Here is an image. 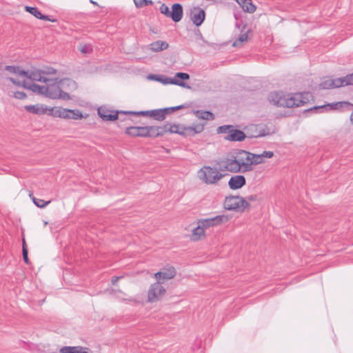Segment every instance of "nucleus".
<instances>
[{
  "label": "nucleus",
  "mask_w": 353,
  "mask_h": 353,
  "mask_svg": "<svg viewBox=\"0 0 353 353\" xmlns=\"http://www.w3.org/2000/svg\"><path fill=\"white\" fill-rule=\"evenodd\" d=\"M269 102L276 106L292 108L308 103L313 100V95L310 92L284 94L282 92H271L268 97Z\"/></svg>",
  "instance_id": "f257e3e1"
},
{
  "label": "nucleus",
  "mask_w": 353,
  "mask_h": 353,
  "mask_svg": "<svg viewBox=\"0 0 353 353\" xmlns=\"http://www.w3.org/2000/svg\"><path fill=\"white\" fill-rule=\"evenodd\" d=\"M46 83L47 84V85L46 88V90L44 96L52 99H57L59 93L61 89L60 85L61 86L67 85L74 88L77 87L76 82L69 78H65L59 80V81L58 79L56 78L54 79H52V81L48 82Z\"/></svg>",
  "instance_id": "f03ea898"
},
{
  "label": "nucleus",
  "mask_w": 353,
  "mask_h": 353,
  "mask_svg": "<svg viewBox=\"0 0 353 353\" xmlns=\"http://www.w3.org/2000/svg\"><path fill=\"white\" fill-rule=\"evenodd\" d=\"M250 207V203L241 196L230 195L225 198L223 208L230 211L244 212Z\"/></svg>",
  "instance_id": "7ed1b4c3"
},
{
  "label": "nucleus",
  "mask_w": 353,
  "mask_h": 353,
  "mask_svg": "<svg viewBox=\"0 0 353 353\" xmlns=\"http://www.w3.org/2000/svg\"><path fill=\"white\" fill-rule=\"evenodd\" d=\"M218 134H224V139L232 142H241L245 139L246 135L244 132L235 128L232 125H223L219 126L216 129Z\"/></svg>",
  "instance_id": "20e7f679"
},
{
  "label": "nucleus",
  "mask_w": 353,
  "mask_h": 353,
  "mask_svg": "<svg viewBox=\"0 0 353 353\" xmlns=\"http://www.w3.org/2000/svg\"><path fill=\"white\" fill-rule=\"evenodd\" d=\"M351 82L348 79V75L339 78H331L329 77H323L319 84V89L330 90L338 88L345 85H351Z\"/></svg>",
  "instance_id": "39448f33"
},
{
  "label": "nucleus",
  "mask_w": 353,
  "mask_h": 353,
  "mask_svg": "<svg viewBox=\"0 0 353 353\" xmlns=\"http://www.w3.org/2000/svg\"><path fill=\"white\" fill-rule=\"evenodd\" d=\"M199 174L200 179L207 184L216 183L224 176L216 168L210 166H204L200 169Z\"/></svg>",
  "instance_id": "423d86ee"
},
{
  "label": "nucleus",
  "mask_w": 353,
  "mask_h": 353,
  "mask_svg": "<svg viewBox=\"0 0 353 353\" xmlns=\"http://www.w3.org/2000/svg\"><path fill=\"white\" fill-rule=\"evenodd\" d=\"M352 104L347 101H337L334 103H326L321 105L312 106L306 110V111H316L321 110L323 112L330 110L342 111L344 108L351 106Z\"/></svg>",
  "instance_id": "0eeeda50"
},
{
  "label": "nucleus",
  "mask_w": 353,
  "mask_h": 353,
  "mask_svg": "<svg viewBox=\"0 0 353 353\" xmlns=\"http://www.w3.org/2000/svg\"><path fill=\"white\" fill-rule=\"evenodd\" d=\"M165 293V289L159 282L152 284L148 292V300L150 303L158 301Z\"/></svg>",
  "instance_id": "6e6552de"
},
{
  "label": "nucleus",
  "mask_w": 353,
  "mask_h": 353,
  "mask_svg": "<svg viewBox=\"0 0 353 353\" xmlns=\"http://www.w3.org/2000/svg\"><path fill=\"white\" fill-rule=\"evenodd\" d=\"M233 157L239 161V165L243 169V173L248 172L249 160L251 152L244 150H237L232 154Z\"/></svg>",
  "instance_id": "1a4fd4ad"
},
{
  "label": "nucleus",
  "mask_w": 353,
  "mask_h": 353,
  "mask_svg": "<svg viewBox=\"0 0 353 353\" xmlns=\"http://www.w3.org/2000/svg\"><path fill=\"white\" fill-rule=\"evenodd\" d=\"M228 221V217L225 215H217L212 218L203 219L198 221V224H201L204 230L218 225L222 223H225Z\"/></svg>",
  "instance_id": "9d476101"
},
{
  "label": "nucleus",
  "mask_w": 353,
  "mask_h": 353,
  "mask_svg": "<svg viewBox=\"0 0 353 353\" xmlns=\"http://www.w3.org/2000/svg\"><path fill=\"white\" fill-rule=\"evenodd\" d=\"M221 166L224 168L225 170L231 172H243V169L239 165L238 161H236L232 155L230 158H226L221 161Z\"/></svg>",
  "instance_id": "9b49d317"
},
{
  "label": "nucleus",
  "mask_w": 353,
  "mask_h": 353,
  "mask_svg": "<svg viewBox=\"0 0 353 353\" xmlns=\"http://www.w3.org/2000/svg\"><path fill=\"white\" fill-rule=\"evenodd\" d=\"M124 111H114L110 110L103 107H99L97 110L98 115L100 118H101L103 121H114L119 118V114H123Z\"/></svg>",
  "instance_id": "f8f14e48"
},
{
  "label": "nucleus",
  "mask_w": 353,
  "mask_h": 353,
  "mask_svg": "<svg viewBox=\"0 0 353 353\" xmlns=\"http://www.w3.org/2000/svg\"><path fill=\"white\" fill-rule=\"evenodd\" d=\"M125 114L141 115V116H150L153 117L154 119L161 121H163V117L161 112V108L154 109L152 110H142V111H127L123 112Z\"/></svg>",
  "instance_id": "ddd939ff"
},
{
  "label": "nucleus",
  "mask_w": 353,
  "mask_h": 353,
  "mask_svg": "<svg viewBox=\"0 0 353 353\" xmlns=\"http://www.w3.org/2000/svg\"><path fill=\"white\" fill-rule=\"evenodd\" d=\"M190 19L196 26H200L204 21L205 18V12L203 9L199 7H194L190 10Z\"/></svg>",
  "instance_id": "4468645a"
},
{
  "label": "nucleus",
  "mask_w": 353,
  "mask_h": 353,
  "mask_svg": "<svg viewBox=\"0 0 353 353\" xmlns=\"http://www.w3.org/2000/svg\"><path fill=\"white\" fill-rule=\"evenodd\" d=\"M158 82H160L163 85L173 84L187 89H191V86L185 82L179 81L176 78H171L162 74H160Z\"/></svg>",
  "instance_id": "2eb2a0df"
},
{
  "label": "nucleus",
  "mask_w": 353,
  "mask_h": 353,
  "mask_svg": "<svg viewBox=\"0 0 353 353\" xmlns=\"http://www.w3.org/2000/svg\"><path fill=\"white\" fill-rule=\"evenodd\" d=\"M183 16V10L182 5L179 3L172 4V10H170L169 18H170L174 22L177 23L182 19Z\"/></svg>",
  "instance_id": "dca6fc26"
},
{
  "label": "nucleus",
  "mask_w": 353,
  "mask_h": 353,
  "mask_svg": "<svg viewBox=\"0 0 353 353\" xmlns=\"http://www.w3.org/2000/svg\"><path fill=\"white\" fill-rule=\"evenodd\" d=\"M245 184L246 179L243 175L232 176L228 181V186L232 190L240 189Z\"/></svg>",
  "instance_id": "f3484780"
},
{
  "label": "nucleus",
  "mask_w": 353,
  "mask_h": 353,
  "mask_svg": "<svg viewBox=\"0 0 353 353\" xmlns=\"http://www.w3.org/2000/svg\"><path fill=\"white\" fill-rule=\"evenodd\" d=\"M146 126H130L126 128L125 132L133 137H146Z\"/></svg>",
  "instance_id": "a211bd4d"
},
{
  "label": "nucleus",
  "mask_w": 353,
  "mask_h": 353,
  "mask_svg": "<svg viewBox=\"0 0 353 353\" xmlns=\"http://www.w3.org/2000/svg\"><path fill=\"white\" fill-rule=\"evenodd\" d=\"M176 274L175 269L173 267H169L167 269H164L163 271H159L154 274V276L157 281L161 283L164 280H169L172 279Z\"/></svg>",
  "instance_id": "6ab92c4d"
},
{
  "label": "nucleus",
  "mask_w": 353,
  "mask_h": 353,
  "mask_svg": "<svg viewBox=\"0 0 353 353\" xmlns=\"http://www.w3.org/2000/svg\"><path fill=\"white\" fill-rule=\"evenodd\" d=\"M60 118L80 119L83 118L82 113L78 110L61 108Z\"/></svg>",
  "instance_id": "aec40b11"
},
{
  "label": "nucleus",
  "mask_w": 353,
  "mask_h": 353,
  "mask_svg": "<svg viewBox=\"0 0 353 353\" xmlns=\"http://www.w3.org/2000/svg\"><path fill=\"white\" fill-rule=\"evenodd\" d=\"M24 109L30 113L39 115L46 114L48 111L47 106L43 104L26 105Z\"/></svg>",
  "instance_id": "412c9836"
},
{
  "label": "nucleus",
  "mask_w": 353,
  "mask_h": 353,
  "mask_svg": "<svg viewBox=\"0 0 353 353\" xmlns=\"http://www.w3.org/2000/svg\"><path fill=\"white\" fill-rule=\"evenodd\" d=\"M42 70L35 69L30 70L28 79L33 81H40L43 83H48L52 81V79L42 77Z\"/></svg>",
  "instance_id": "4be33fe9"
},
{
  "label": "nucleus",
  "mask_w": 353,
  "mask_h": 353,
  "mask_svg": "<svg viewBox=\"0 0 353 353\" xmlns=\"http://www.w3.org/2000/svg\"><path fill=\"white\" fill-rule=\"evenodd\" d=\"M236 1L239 3L244 12L248 13H254L256 10V7L252 3V0H236Z\"/></svg>",
  "instance_id": "5701e85b"
},
{
  "label": "nucleus",
  "mask_w": 353,
  "mask_h": 353,
  "mask_svg": "<svg viewBox=\"0 0 353 353\" xmlns=\"http://www.w3.org/2000/svg\"><path fill=\"white\" fill-rule=\"evenodd\" d=\"M194 114L200 119L212 121L214 119V114L210 110H193Z\"/></svg>",
  "instance_id": "b1692460"
},
{
  "label": "nucleus",
  "mask_w": 353,
  "mask_h": 353,
  "mask_svg": "<svg viewBox=\"0 0 353 353\" xmlns=\"http://www.w3.org/2000/svg\"><path fill=\"white\" fill-rule=\"evenodd\" d=\"M264 160H263L261 154H254L251 152V155L250 156L249 160V168L248 172H250L253 170V165H256L261 163H263Z\"/></svg>",
  "instance_id": "393cba45"
},
{
  "label": "nucleus",
  "mask_w": 353,
  "mask_h": 353,
  "mask_svg": "<svg viewBox=\"0 0 353 353\" xmlns=\"http://www.w3.org/2000/svg\"><path fill=\"white\" fill-rule=\"evenodd\" d=\"M150 50L153 52H160L163 50H166L169 44L164 41H157L154 42H152L150 45Z\"/></svg>",
  "instance_id": "a878e982"
},
{
  "label": "nucleus",
  "mask_w": 353,
  "mask_h": 353,
  "mask_svg": "<svg viewBox=\"0 0 353 353\" xmlns=\"http://www.w3.org/2000/svg\"><path fill=\"white\" fill-rule=\"evenodd\" d=\"M205 237V230L201 224H198L197 227L192 230V239L198 241Z\"/></svg>",
  "instance_id": "bb28decb"
},
{
  "label": "nucleus",
  "mask_w": 353,
  "mask_h": 353,
  "mask_svg": "<svg viewBox=\"0 0 353 353\" xmlns=\"http://www.w3.org/2000/svg\"><path fill=\"white\" fill-rule=\"evenodd\" d=\"M146 127H147V130H146L147 135H146V137L156 138V137H161V134L159 132L160 131H159V126L152 125V126H146Z\"/></svg>",
  "instance_id": "cd10ccee"
},
{
  "label": "nucleus",
  "mask_w": 353,
  "mask_h": 353,
  "mask_svg": "<svg viewBox=\"0 0 353 353\" xmlns=\"http://www.w3.org/2000/svg\"><path fill=\"white\" fill-rule=\"evenodd\" d=\"M46 85H39L38 84H36L34 83L28 84V89L30 90L33 92H37L38 94H42L44 96L46 92Z\"/></svg>",
  "instance_id": "c85d7f7f"
},
{
  "label": "nucleus",
  "mask_w": 353,
  "mask_h": 353,
  "mask_svg": "<svg viewBox=\"0 0 353 353\" xmlns=\"http://www.w3.org/2000/svg\"><path fill=\"white\" fill-rule=\"evenodd\" d=\"M186 107L187 106L185 105L182 104V105H177V106H173V107H168V108H161V112H162V114H163V120L165 119V115L167 114H171V113L174 112L176 110H179L183 109V108H186Z\"/></svg>",
  "instance_id": "c756f323"
},
{
  "label": "nucleus",
  "mask_w": 353,
  "mask_h": 353,
  "mask_svg": "<svg viewBox=\"0 0 353 353\" xmlns=\"http://www.w3.org/2000/svg\"><path fill=\"white\" fill-rule=\"evenodd\" d=\"M83 350L81 346H64L60 350L61 353H79V350Z\"/></svg>",
  "instance_id": "7c9ffc66"
},
{
  "label": "nucleus",
  "mask_w": 353,
  "mask_h": 353,
  "mask_svg": "<svg viewBox=\"0 0 353 353\" xmlns=\"http://www.w3.org/2000/svg\"><path fill=\"white\" fill-rule=\"evenodd\" d=\"M180 135L183 137H194L193 130L192 129V126H184L181 125L180 132Z\"/></svg>",
  "instance_id": "2f4dec72"
},
{
  "label": "nucleus",
  "mask_w": 353,
  "mask_h": 353,
  "mask_svg": "<svg viewBox=\"0 0 353 353\" xmlns=\"http://www.w3.org/2000/svg\"><path fill=\"white\" fill-rule=\"evenodd\" d=\"M30 197L32 198L34 204L40 208L46 207L48 204L50 203V201H46L41 199L36 198L35 196H32L31 195Z\"/></svg>",
  "instance_id": "473e14b6"
},
{
  "label": "nucleus",
  "mask_w": 353,
  "mask_h": 353,
  "mask_svg": "<svg viewBox=\"0 0 353 353\" xmlns=\"http://www.w3.org/2000/svg\"><path fill=\"white\" fill-rule=\"evenodd\" d=\"M25 10L26 12H28L30 13L31 14H32L33 16H34L37 19H40L41 12L37 8L26 6Z\"/></svg>",
  "instance_id": "72a5a7b5"
},
{
  "label": "nucleus",
  "mask_w": 353,
  "mask_h": 353,
  "mask_svg": "<svg viewBox=\"0 0 353 353\" xmlns=\"http://www.w3.org/2000/svg\"><path fill=\"white\" fill-rule=\"evenodd\" d=\"M134 5L137 8H143L148 6H151L153 4V1L152 0H133Z\"/></svg>",
  "instance_id": "f704fd0d"
},
{
  "label": "nucleus",
  "mask_w": 353,
  "mask_h": 353,
  "mask_svg": "<svg viewBox=\"0 0 353 353\" xmlns=\"http://www.w3.org/2000/svg\"><path fill=\"white\" fill-rule=\"evenodd\" d=\"M250 30H248L247 32L245 33H243L242 34H241L239 38L237 39H236L232 46H234V47H237L239 46L241 43L246 41L248 40V32H249Z\"/></svg>",
  "instance_id": "c9c22d12"
},
{
  "label": "nucleus",
  "mask_w": 353,
  "mask_h": 353,
  "mask_svg": "<svg viewBox=\"0 0 353 353\" xmlns=\"http://www.w3.org/2000/svg\"><path fill=\"white\" fill-rule=\"evenodd\" d=\"M174 78L185 82L184 81L190 79V74L186 72H179L175 74Z\"/></svg>",
  "instance_id": "e433bc0d"
},
{
  "label": "nucleus",
  "mask_w": 353,
  "mask_h": 353,
  "mask_svg": "<svg viewBox=\"0 0 353 353\" xmlns=\"http://www.w3.org/2000/svg\"><path fill=\"white\" fill-rule=\"evenodd\" d=\"M79 50L83 54H88L92 52V46L90 43L81 45Z\"/></svg>",
  "instance_id": "4c0bfd02"
},
{
  "label": "nucleus",
  "mask_w": 353,
  "mask_h": 353,
  "mask_svg": "<svg viewBox=\"0 0 353 353\" xmlns=\"http://www.w3.org/2000/svg\"><path fill=\"white\" fill-rule=\"evenodd\" d=\"M46 114H48V115L52 116L54 117L60 118L61 108H48V111H47Z\"/></svg>",
  "instance_id": "58836bf2"
},
{
  "label": "nucleus",
  "mask_w": 353,
  "mask_h": 353,
  "mask_svg": "<svg viewBox=\"0 0 353 353\" xmlns=\"http://www.w3.org/2000/svg\"><path fill=\"white\" fill-rule=\"evenodd\" d=\"M7 79L8 81H10L11 83H12L14 85L28 89V84L25 81H17L15 79H14L12 77H8V78H7Z\"/></svg>",
  "instance_id": "ea45409f"
},
{
  "label": "nucleus",
  "mask_w": 353,
  "mask_h": 353,
  "mask_svg": "<svg viewBox=\"0 0 353 353\" xmlns=\"http://www.w3.org/2000/svg\"><path fill=\"white\" fill-rule=\"evenodd\" d=\"M195 34H196V37H197V39L201 40V41L202 42V43H199V45H200L201 46H204L205 45H206V46H211V44H210L208 41H205V40L203 39V35H202V34H201V31H200L199 29H197V30L195 31Z\"/></svg>",
  "instance_id": "a19ab883"
},
{
  "label": "nucleus",
  "mask_w": 353,
  "mask_h": 353,
  "mask_svg": "<svg viewBox=\"0 0 353 353\" xmlns=\"http://www.w3.org/2000/svg\"><path fill=\"white\" fill-rule=\"evenodd\" d=\"M181 128V125H180L179 124H175V123L171 124V123H170L169 132L170 133H175V134H179Z\"/></svg>",
  "instance_id": "79ce46f5"
},
{
  "label": "nucleus",
  "mask_w": 353,
  "mask_h": 353,
  "mask_svg": "<svg viewBox=\"0 0 353 353\" xmlns=\"http://www.w3.org/2000/svg\"><path fill=\"white\" fill-rule=\"evenodd\" d=\"M159 10L161 14H164L166 17H169L170 10L169 7L165 3L161 4L159 8Z\"/></svg>",
  "instance_id": "37998d69"
},
{
  "label": "nucleus",
  "mask_w": 353,
  "mask_h": 353,
  "mask_svg": "<svg viewBox=\"0 0 353 353\" xmlns=\"http://www.w3.org/2000/svg\"><path fill=\"white\" fill-rule=\"evenodd\" d=\"M57 99H63L65 101H68L71 99V97L69 93L64 92L62 90V89H61Z\"/></svg>",
  "instance_id": "c03bdc74"
},
{
  "label": "nucleus",
  "mask_w": 353,
  "mask_h": 353,
  "mask_svg": "<svg viewBox=\"0 0 353 353\" xmlns=\"http://www.w3.org/2000/svg\"><path fill=\"white\" fill-rule=\"evenodd\" d=\"M159 132L161 134V137L163 136L166 132H169L170 123H166L163 125L159 126Z\"/></svg>",
  "instance_id": "a18cd8bd"
},
{
  "label": "nucleus",
  "mask_w": 353,
  "mask_h": 353,
  "mask_svg": "<svg viewBox=\"0 0 353 353\" xmlns=\"http://www.w3.org/2000/svg\"><path fill=\"white\" fill-rule=\"evenodd\" d=\"M192 129L193 130L194 135L201 133L204 130V126L202 124H198L194 126H192Z\"/></svg>",
  "instance_id": "49530a36"
},
{
  "label": "nucleus",
  "mask_w": 353,
  "mask_h": 353,
  "mask_svg": "<svg viewBox=\"0 0 353 353\" xmlns=\"http://www.w3.org/2000/svg\"><path fill=\"white\" fill-rule=\"evenodd\" d=\"M4 70L12 74H17V71H19V66L6 65Z\"/></svg>",
  "instance_id": "de8ad7c7"
},
{
  "label": "nucleus",
  "mask_w": 353,
  "mask_h": 353,
  "mask_svg": "<svg viewBox=\"0 0 353 353\" xmlns=\"http://www.w3.org/2000/svg\"><path fill=\"white\" fill-rule=\"evenodd\" d=\"M13 97L17 99H25L27 97V94L24 92L17 91L14 92Z\"/></svg>",
  "instance_id": "09e8293b"
},
{
  "label": "nucleus",
  "mask_w": 353,
  "mask_h": 353,
  "mask_svg": "<svg viewBox=\"0 0 353 353\" xmlns=\"http://www.w3.org/2000/svg\"><path fill=\"white\" fill-rule=\"evenodd\" d=\"M42 73L43 74H55L57 73V70L49 67L44 70H42Z\"/></svg>",
  "instance_id": "8fccbe9b"
},
{
  "label": "nucleus",
  "mask_w": 353,
  "mask_h": 353,
  "mask_svg": "<svg viewBox=\"0 0 353 353\" xmlns=\"http://www.w3.org/2000/svg\"><path fill=\"white\" fill-rule=\"evenodd\" d=\"M261 157H262V159H263L264 158H268V159H270L272 157H273L274 156V152L272 151H263L261 154Z\"/></svg>",
  "instance_id": "3c124183"
},
{
  "label": "nucleus",
  "mask_w": 353,
  "mask_h": 353,
  "mask_svg": "<svg viewBox=\"0 0 353 353\" xmlns=\"http://www.w3.org/2000/svg\"><path fill=\"white\" fill-rule=\"evenodd\" d=\"M29 72H30V70H21L20 67H19V71H17L16 74L24 76L28 79Z\"/></svg>",
  "instance_id": "603ef678"
},
{
  "label": "nucleus",
  "mask_w": 353,
  "mask_h": 353,
  "mask_svg": "<svg viewBox=\"0 0 353 353\" xmlns=\"http://www.w3.org/2000/svg\"><path fill=\"white\" fill-rule=\"evenodd\" d=\"M28 248H24L23 251L22 252V255H23V261L26 264L29 263V259L28 256Z\"/></svg>",
  "instance_id": "864d4df0"
},
{
  "label": "nucleus",
  "mask_w": 353,
  "mask_h": 353,
  "mask_svg": "<svg viewBox=\"0 0 353 353\" xmlns=\"http://www.w3.org/2000/svg\"><path fill=\"white\" fill-rule=\"evenodd\" d=\"M42 19V20H45V21H51V22H54L56 21V19H51V17L48 15H45V14H43L42 13L41 14V16H40V19Z\"/></svg>",
  "instance_id": "5fc2aeb1"
},
{
  "label": "nucleus",
  "mask_w": 353,
  "mask_h": 353,
  "mask_svg": "<svg viewBox=\"0 0 353 353\" xmlns=\"http://www.w3.org/2000/svg\"><path fill=\"white\" fill-rule=\"evenodd\" d=\"M160 74H149L148 79L150 80H154L158 81Z\"/></svg>",
  "instance_id": "6e6d98bb"
},
{
  "label": "nucleus",
  "mask_w": 353,
  "mask_h": 353,
  "mask_svg": "<svg viewBox=\"0 0 353 353\" xmlns=\"http://www.w3.org/2000/svg\"><path fill=\"white\" fill-rule=\"evenodd\" d=\"M257 199V196L256 195H250L247 197V199L245 200L248 201H254L255 200H256Z\"/></svg>",
  "instance_id": "4d7b16f0"
},
{
  "label": "nucleus",
  "mask_w": 353,
  "mask_h": 353,
  "mask_svg": "<svg viewBox=\"0 0 353 353\" xmlns=\"http://www.w3.org/2000/svg\"><path fill=\"white\" fill-rule=\"evenodd\" d=\"M121 276H113L111 279L112 285H116L117 281L121 279Z\"/></svg>",
  "instance_id": "13d9d810"
},
{
  "label": "nucleus",
  "mask_w": 353,
  "mask_h": 353,
  "mask_svg": "<svg viewBox=\"0 0 353 353\" xmlns=\"http://www.w3.org/2000/svg\"><path fill=\"white\" fill-rule=\"evenodd\" d=\"M348 75V79L351 82V85H353V72L350 74H347Z\"/></svg>",
  "instance_id": "bf43d9fd"
},
{
  "label": "nucleus",
  "mask_w": 353,
  "mask_h": 353,
  "mask_svg": "<svg viewBox=\"0 0 353 353\" xmlns=\"http://www.w3.org/2000/svg\"><path fill=\"white\" fill-rule=\"evenodd\" d=\"M24 248H27V245H26V243L25 239H23V245H22V252L23 251V249H24Z\"/></svg>",
  "instance_id": "052dcab7"
},
{
  "label": "nucleus",
  "mask_w": 353,
  "mask_h": 353,
  "mask_svg": "<svg viewBox=\"0 0 353 353\" xmlns=\"http://www.w3.org/2000/svg\"><path fill=\"white\" fill-rule=\"evenodd\" d=\"M350 120H351L352 123L353 124V110H352V114L350 115Z\"/></svg>",
  "instance_id": "680f3d73"
},
{
  "label": "nucleus",
  "mask_w": 353,
  "mask_h": 353,
  "mask_svg": "<svg viewBox=\"0 0 353 353\" xmlns=\"http://www.w3.org/2000/svg\"><path fill=\"white\" fill-rule=\"evenodd\" d=\"M235 26H236V27H237L238 28H239V29H240V28H241V24H239L238 22H236V24H235Z\"/></svg>",
  "instance_id": "e2e57ef3"
},
{
  "label": "nucleus",
  "mask_w": 353,
  "mask_h": 353,
  "mask_svg": "<svg viewBox=\"0 0 353 353\" xmlns=\"http://www.w3.org/2000/svg\"><path fill=\"white\" fill-rule=\"evenodd\" d=\"M265 134L263 133V134H258V135H256L255 137H263V136H265Z\"/></svg>",
  "instance_id": "0e129e2a"
},
{
  "label": "nucleus",
  "mask_w": 353,
  "mask_h": 353,
  "mask_svg": "<svg viewBox=\"0 0 353 353\" xmlns=\"http://www.w3.org/2000/svg\"><path fill=\"white\" fill-rule=\"evenodd\" d=\"M90 3L94 5H97V3L96 1H94L93 0H90Z\"/></svg>",
  "instance_id": "69168bd1"
},
{
  "label": "nucleus",
  "mask_w": 353,
  "mask_h": 353,
  "mask_svg": "<svg viewBox=\"0 0 353 353\" xmlns=\"http://www.w3.org/2000/svg\"><path fill=\"white\" fill-rule=\"evenodd\" d=\"M79 353H89L88 352L83 351V350H79Z\"/></svg>",
  "instance_id": "338daca9"
},
{
  "label": "nucleus",
  "mask_w": 353,
  "mask_h": 353,
  "mask_svg": "<svg viewBox=\"0 0 353 353\" xmlns=\"http://www.w3.org/2000/svg\"><path fill=\"white\" fill-rule=\"evenodd\" d=\"M245 26H246L245 24H242V30H241V31H243V30L245 28Z\"/></svg>",
  "instance_id": "774afa93"
}]
</instances>
